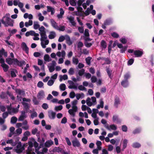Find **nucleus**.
Segmentation results:
<instances>
[{"label": "nucleus", "instance_id": "obj_1", "mask_svg": "<svg viewBox=\"0 0 154 154\" xmlns=\"http://www.w3.org/2000/svg\"><path fill=\"white\" fill-rule=\"evenodd\" d=\"M40 31L39 33L41 36L40 40L41 41V45L43 48H46V45H48L49 43V40L46 34L45 29L43 26L40 27L38 29Z\"/></svg>", "mask_w": 154, "mask_h": 154}, {"label": "nucleus", "instance_id": "obj_2", "mask_svg": "<svg viewBox=\"0 0 154 154\" xmlns=\"http://www.w3.org/2000/svg\"><path fill=\"white\" fill-rule=\"evenodd\" d=\"M6 62L8 64L11 65L13 64L14 65H17L21 67L25 63L23 60L19 61L17 58L12 59L10 58H8L6 59Z\"/></svg>", "mask_w": 154, "mask_h": 154}, {"label": "nucleus", "instance_id": "obj_3", "mask_svg": "<svg viewBox=\"0 0 154 154\" xmlns=\"http://www.w3.org/2000/svg\"><path fill=\"white\" fill-rule=\"evenodd\" d=\"M1 21L5 27H8L9 26L12 27L14 26V21L11 19L7 20L5 19L4 20H1Z\"/></svg>", "mask_w": 154, "mask_h": 154}, {"label": "nucleus", "instance_id": "obj_4", "mask_svg": "<svg viewBox=\"0 0 154 154\" xmlns=\"http://www.w3.org/2000/svg\"><path fill=\"white\" fill-rule=\"evenodd\" d=\"M7 108L8 112L10 114L13 115L14 114L18 112L17 109L15 108L11 107V104L9 106H7Z\"/></svg>", "mask_w": 154, "mask_h": 154}, {"label": "nucleus", "instance_id": "obj_5", "mask_svg": "<svg viewBox=\"0 0 154 154\" xmlns=\"http://www.w3.org/2000/svg\"><path fill=\"white\" fill-rule=\"evenodd\" d=\"M23 149H24L22 146L21 142H19L16 146V148L15 149V151L17 153L19 154L21 153Z\"/></svg>", "mask_w": 154, "mask_h": 154}, {"label": "nucleus", "instance_id": "obj_6", "mask_svg": "<svg viewBox=\"0 0 154 154\" xmlns=\"http://www.w3.org/2000/svg\"><path fill=\"white\" fill-rule=\"evenodd\" d=\"M68 83L70 85L68 86L69 88L75 89H77V86L78 85L77 83H75L73 81L71 80H68Z\"/></svg>", "mask_w": 154, "mask_h": 154}, {"label": "nucleus", "instance_id": "obj_7", "mask_svg": "<svg viewBox=\"0 0 154 154\" xmlns=\"http://www.w3.org/2000/svg\"><path fill=\"white\" fill-rule=\"evenodd\" d=\"M128 140L127 139H122L121 142V145H122V151H123L127 146Z\"/></svg>", "mask_w": 154, "mask_h": 154}, {"label": "nucleus", "instance_id": "obj_8", "mask_svg": "<svg viewBox=\"0 0 154 154\" xmlns=\"http://www.w3.org/2000/svg\"><path fill=\"white\" fill-rule=\"evenodd\" d=\"M72 146L74 147H79L81 146L80 142L76 138L72 140Z\"/></svg>", "mask_w": 154, "mask_h": 154}, {"label": "nucleus", "instance_id": "obj_9", "mask_svg": "<svg viewBox=\"0 0 154 154\" xmlns=\"http://www.w3.org/2000/svg\"><path fill=\"white\" fill-rule=\"evenodd\" d=\"M27 115L26 114L24 110H22L21 112V114L18 118V120L19 121H23L26 118Z\"/></svg>", "mask_w": 154, "mask_h": 154}, {"label": "nucleus", "instance_id": "obj_10", "mask_svg": "<svg viewBox=\"0 0 154 154\" xmlns=\"http://www.w3.org/2000/svg\"><path fill=\"white\" fill-rule=\"evenodd\" d=\"M21 46L23 50L25 51L27 54H28L29 52V49L26 44L24 42H22Z\"/></svg>", "mask_w": 154, "mask_h": 154}, {"label": "nucleus", "instance_id": "obj_11", "mask_svg": "<svg viewBox=\"0 0 154 154\" xmlns=\"http://www.w3.org/2000/svg\"><path fill=\"white\" fill-rule=\"evenodd\" d=\"M120 104V101L119 98L117 96L115 97L114 103V106L116 108H117L118 106Z\"/></svg>", "mask_w": 154, "mask_h": 154}, {"label": "nucleus", "instance_id": "obj_12", "mask_svg": "<svg viewBox=\"0 0 154 154\" xmlns=\"http://www.w3.org/2000/svg\"><path fill=\"white\" fill-rule=\"evenodd\" d=\"M104 127L110 131L111 130L115 131L116 130L117 128V126L114 124H112L109 126L108 125H105Z\"/></svg>", "mask_w": 154, "mask_h": 154}, {"label": "nucleus", "instance_id": "obj_13", "mask_svg": "<svg viewBox=\"0 0 154 154\" xmlns=\"http://www.w3.org/2000/svg\"><path fill=\"white\" fill-rule=\"evenodd\" d=\"M45 94L44 92L43 91H41L39 92L37 94V97L38 99L41 100L45 97Z\"/></svg>", "mask_w": 154, "mask_h": 154}, {"label": "nucleus", "instance_id": "obj_14", "mask_svg": "<svg viewBox=\"0 0 154 154\" xmlns=\"http://www.w3.org/2000/svg\"><path fill=\"white\" fill-rule=\"evenodd\" d=\"M134 54L136 57H140L143 54L142 50H135L134 52Z\"/></svg>", "mask_w": 154, "mask_h": 154}, {"label": "nucleus", "instance_id": "obj_15", "mask_svg": "<svg viewBox=\"0 0 154 154\" xmlns=\"http://www.w3.org/2000/svg\"><path fill=\"white\" fill-rule=\"evenodd\" d=\"M48 116L50 119H54L55 118L56 113L52 110H49L48 111Z\"/></svg>", "mask_w": 154, "mask_h": 154}, {"label": "nucleus", "instance_id": "obj_16", "mask_svg": "<svg viewBox=\"0 0 154 154\" xmlns=\"http://www.w3.org/2000/svg\"><path fill=\"white\" fill-rule=\"evenodd\" d=\"M67 19L69 20V22L72 26H76V23L74 21V18L72 16L67 17Z\"/></svg>", "mask_w": 154, "mask_h": 154}, {"label": "nucleus", "instance_id": "obj_17", "mask_svg": "<svg viewBox=\"0 0 154 154\" xmlns=\"http://www.w3.org/2000/svg\"><path fill=\"white\" fill-rule=\"evenodd\" d=\"M47 11L48 12H51V15H54L55 12V9L50 6H47Z\"/></svg>", "mask_w": 154, "mask_h": 154}, {"label": "nucleus", "instance_id": "obj_18", "mask_svg": "<svg viewBox=\"0 0 154 154\" xmlns=\"http://www.w3.org/2000/svg\"><path fill=\"white\" fill-rule=\"evenodd\" d=\"M66 54V52L64 50H62L61 52L60 51H58L56 54V55L58 57H60L61 56L62 57L64 58H65Z\"/></svg>", "mask_w": 154, "mask_h": 154}, {"label": "nucleus", "instance_id": "obj_19", "mask_svg": "<svg viewBox=\"0 0 154 154\" xmlns=\"http://www.w3.org/2000/svg\"><path fill=\"white\" fill-rule=\"evenodd\" d=\"M50 22L52 26L55 29H56L58 28V26L56 22L54 19H51L50 20Z\"/></svg>", "mask_w": 154, "mask_h": 154}, {"label": "nucleus", "instance_id": "obj_20", "mask_svg": "<svg viewBox=\"0 0 154 154\" xmlns=\"http://www.w3.org/2000/svg\"><path fill=\"white\" fill-rule=\"evenodd\" d=\"M77 109L72 108L69 109L68 110L69 113L73 117H74L75 115V113L77 111Z\"/></svg>", "mask_w": 154, "mask_h": 154}, {"label": "nucleus", "instance_id": "obj_21", "mask_svg": "<svg viewBox=\"0 0 154 154\" xmlns=\"http://www.w3.org/2000/svg\"><path fill=\"white\" fill-rule=\"evenodd\" d=\"M122 85L124 88H126L129 85L128 80L124 79L121 82Z\"/></svg>", "mask_w": 154, "mask_h": 154}, {"label": "nucleus", "instance_id": "obj_22", "mask_svg": "<svg viewBox=\"0 0 154 154\" xmlns=\"http://www.w3.org/2000/svg\"><path fill=\"white\" fill-rule=\"evenodd\" d=\"M112 23V20L111 18L106 19L104 22V24L105 25H109Z\"/></svg>", "mask_w": 154, "mask_h": 154}, {"label": "nucleus", "instance_id": "obj_23", "mask_svg": "<svg viewBox=\"0 0 154 154\" xmlns=\"http://www.w3.org/2000/svg\"><path fill=\"white\" fill-rule=\"evenodd\" d=\"M15 92L19 95L23 96L25 94L24 91L23 90H21L20 89H16L15 90Z\"/></svg>", "mask_w": 154, "mask_h": 154}, {"label": "nucleus", "instance_id": "obj_24", "mask_svg": "<svg viewBox=\"0 0 154 154\" xmlns=\"http://www.w3.org/2000/svg\"><path fill=\"white\" fill-rule=\"evenodd\" d=\"M53 142L51 140H48L46 142L44 145L47 147H49L53 144Z\"/></svg>", "mask_w": 154, "mask_h": 154}, {"label": "nucleus", "instance_id": "obj_25", "mask_svg": "<svg viewBox=\"0 0 154 154\" xmlns=\"http://www.w3.org/2000/svg\"><path fill=\"white\" fill-rule=\"evenodd\" d=\"M56 36V34L54 31H51L49 33L48 38L50 39H54Z\"/></svg>", "mask_w": 154, "mask_h": 154}, {"label": "nucleus", "instance_id": "obj_26", "mask_svg": "<svg viewBox=\"0 0 154 154\" xmlns=\"http://www.w3.org/2000/svg\"><path fill=\"white\" fill-rule=\"evenodd\" d=\"M80 50H81L80 51V54L81 55L82 54L85 55H88L89 53V50H87L86 48H84L82 50V49L81 48Z\"/></svg>", "mask_w": 154, "mask_h": 154}, {"label": "nucleus", "instance_id": "obj_27", "mask_svg": "<svg viewBox=\"0 0 154 154\" xmlns=\"http://www.w3.org/2000/svg\"><path fill=\"white\" fill-rule=\"evenodd\" d=\"M106 70L109 77L111 79H112V76H111V74L112 73V70L109 68H106Z\"/></svg>", "mask_w": 154, "mask_h": 154}, {"label": "nucleus", "instance_id": "obj_28", "mask_svg": "<svg viewBox=\"0 0 154 154\" xmlns=\"http://www.w3.org/2000/svg\"><path fill=\"white\" fill-rule=\"evenodd\" d=\"M104 106V102L102 99L100 100V104H98L97 106V108L99 109L100 108H103Z\"/></svg>", "mask_w": 154, "mask_h": 154}, {"label": "nucleus", "instance_id": "obj_29", "mask_svg": "<svg viewBox=\"0 0 154 154\" xmlns=\"http://www.w3.org/2000/svg\"><path fill=\"white\" fill-rule=\"evenodd\" d=\"M63 150L62 148L59 147H55L53 149V152H57L58 153L60 152L62 153Z\"/></svg>", "mask_w": 154, "mask_h": 154}, {"label": "nucleus", "instance_id": "obj_30", "mask_svg": "<svg viewBox=\"0 0 154 154\" xmlns=\"http://www.w3.org/2000/svg\"><path fill=\"white\" fill-rule=\"evenodd\" d=\"M40 27V25L39 23L37 21H34L33 24V28L35 29H39Z\"/></svg>", "mask_w": 154, "mask_h": 154}, {"label": "nucleus", "instance_id": "obj_31", "mask_svg": "<svg viewBox=\"0 0 154 154\" xmlns=\"http://www.w3.org/2000/svg\"><path fill=\"white\" fill-rule=\"evenodd\" d=\"M77 102L78 101L76 100H74L72 102V108H74L77 109V107L76 106Z\"/></svg>", "mask_w": 154, "mask_h": 154}, {"label": "nucleus", "instance_id": "obj_32", "mask_svg": "<svg viewBox=\"0 0 154 154\" xmlns=\"http://www.w3.org/2000/svg\"><path fill=\"white\" fill-rule=\"evenodd\" d=\"M100 45L103 49H105L107 46L106 43L104 40H102L100 42Z\"/></svg>", "mask_w": 154, "mask_h": 154}, {"label": "nucleus", "instance_id": "obj_33", "mask_svg": "<svg viewBox=\"0 0 154 154\" xmlns=\"http://www.w3.org/2000/svg\"><path fill=\"white\" fill-rule=\"evenodd\" d=\"M1 66L2 67L3 70L5 72H6L8 70L9 68V66L6 64L4 65L2 64L1 65Z\"/></svg>", "mask_w": 154, "mask_h": 154}, {"label": "nucleus", "instance_id": "obj_34", "mask_svg": "<svg viewBox=\"0 0 154 154\" xmlns=\"http://www.w3.org/2000/svg\"><path fill=\"white\" fill-rule=\"evenodd\" d=\"M87 105L89 106H92L93 104V103L91 101V99L90 97H88L86 101Z\"/></svg>", "mask_w": 154, "mask_h": 154}, {"label": "nucleus", "instance_id": "obj_35", "mask_svg": "<svg viewBox=\"0 0 154 154\" xmlns=\"http://www.w3.org/2000/svg\"><path fill=\"white\" fill-rule=\"evenodd\" d=\"M96 144L97 146V148L98 149L100 150H101V142L100 141H97L96 142Z\"/></svg>", "mask_w": 154, "mask_h": 154}, {"label": "nucleus", "instance_id": "obj_36", "mask_svg": "<svg viewBox=\"0 0 154 154\" xmlns=\"http://www.w3.org/2000/svg\"><path fill=\"white\" fill-rule=\"evenodd\" d=\"M22 104L24 106L25 110L26 111H27L29 108V106L28 103L26 102H23L22 103Z\"/></svg>", "mask_w": 154, "mask_h": 154}, {"label": "nucleus", "instance_id": "obj_37", "mask_svg": "<svg viewBox=\"0 0 154 154\" xmlns=\"http://www.w3.org/2000/svg\"><path fill=\"white\" fill-rule=\"evenodd\" d=\"M32 21L31 20H29L28 22H26L25 23V25L26 27H28L29 26L32 25Z\"/></svg>", "mask_w": 154, "mask_h": 154}, {"label": "nucleus", "instance_id": "obj_38", "mask_svg": "<svg viewBox=\"0 0 154 154\" xmlns=\"http://www.w3.org/2000/svg\"><path fill=\"white\" fill-rule=\"evenodd\" d=\"M44 60L46 61L49 62L51 60L49 56L47 54L44 56Z\"/></svg>", "mask_w": 154, "mask_h": 154}, {"label": "nucleus", "instance_id": "obj_39", "mask_svg": "<svg viewBox=\"0 0 154 154\" xmlns=\"http://www.w3.org/2000/svg\"><path fill=\"white\" fill-rule=\"evenodd\" d=\"M72 62L73 64L76 65L79 63V61L77 58L73 57L72 59Z\"/></svg>", "mask_w": 154, "mask_h": 154}, {"label": "nucleus", "instance_id": "obj_40", "mask_svg": "<svg viewBox=\"0 0 154 154\" xmlns=\"http://www.w3.org/2000/svg\"><path fill=\"white\" fill-rule=\"evenodd\" d=\"M66 43L69 45H70L72 44V42L70 38V37L68 36H67V38H66Z\"/></svg>", "mask_w": 154, "mask_h": 154}, {"label": "nucleus", "instance_id": "obj_41", "mask_svg": "<svg viewBox=\"0 0 154 154\" xmlns=\"http://www.w3.org/2000/svg\"><path fill=\"white\" fill-rule=\"evenodd\" d=\"M17 121V117L15 116H13L11 119V124H14Z\"/></svg>", "mask_w": 154, "mask_h": 154}, {"label": "nucleus", "instance_id": "obj_42", "mask_svg": "<svg viewBox=\"0 0 154 154\" xmlns=\"http://www.w3.org/2000/svg\"><path fill=\"white\" fill-rule=\"evenodd\" d=\"M60 89L61 91H64L66 88V86L64 84H61L60 85Z\"/></svg>", "mask_w": 154, "mask_h": 154}, {"label": "nucleus", "instance_id": "obj_43", "mask_svg": "<svg viewBox=\"0 0 154 154\" xmlns=\"http://www.w3.org/2000/svg\"><path fill=\"white\" fill-rule=\"evenodd\" d=\"M30 35L34 36H39L38 33H36L34 31L31 30L29 31Z\"/></svg>", "mask_w": 154, "mask_h": 154}, {"label": "nucleus", "instance_id": "obj_44", "mask_svg": "<svg viewBox=\"0 0 154 154\" xmlns=\"http://www.w3.org/2000/svg\"><path fill=\"white\" fill-rule=\"evenodd\" d=\"M132 146L134 148H139L141 146V145L137 142H136L133 144Z\"/></svg>", "mask_w": 154, "mask_h": 154}, {"label": "nucleus", "instance_id": "obj_45", "mask_svg": "<svg viewBox=\"0 0 154 154\" xmlns=\"http://www.w3.org/2000/svg\"><path fill=\"white\" fill-rule=\"evenodd\" d=\"M39 144L38 143H37L35 141L34 143V146L35 148V150H36L37 149H39V148H41L42 146H39Z\"/></svg>", "mask_w": 154, "mask_h": 154}, {"label": "nucleus", "instance_id": "obj_46", "mask_svg": "<svg viewBox=\"0 0 154 154\" xmlns=\"http://www.w3.org/2000/svg\"><path fill=\"white\" fill-rule=\"evenodd\" d=\"M38 20L40 21H42L44 20V17L42 15V14L41 13H39L38 14Z\"/></svg>", "mask_w": 154, "mask_h": 154}, {"label": "nucleus", "instance_id": "obj_47", "mask_svg": "<svg viewBox=\"0 0 154 154\" xmlns=\"http://www.w3.org/2000/svg\"><path fill=\"white\" fill-rule=\"evenodd\" d=\"M32 101L35 105H37L38 104L39 102L38 100L36 98L34 97L32 99Z\"/></svg>", "mask_w": 154, "mask_h": 154}, {"label": "nucleus", "instance_id": "obj_48", "mask_svg": "<svg viewBox=\"0 0 154 154\" xmlns=\"http://www.w3.org/2000/svg\"><path fill=\"white\" fill-rule=\"evenodd\" d=\"M92 58L90 57H88L85 59V61L86 63L88 65H90L91 63V60Z\"/></svg>", "mask_w": 154, "mask_h": 154}, {"label": "nucleus", "instance_id": "obj_49", "mask_svg": "<svg viewBox=\"0 0 154 154\" xmlns=\"http://www.w3.org/2000/svg\"><path fill=\"white\" fill-rule=\"evenodd\" d=\"M85 70L84 69H82L79 70L78 72V74L79 76H82L85 73Z\"/></svg>", "mask_w": 154, "mask_h": 154}, {"label": "nucleus", "instance_id": "obj_50", "mask_svg": "<svg viewBox=\"0 0 154 154\" xmlns=\"http://www.w3.org/2000/svg\"><path fill=\"white\" fill-rule=\"evenodd\" d=\"M38 115L37 113L35 111H33L32 113L31 114L30 116L32 119H33L35 117H37Z\"/></svg>", "mask_w": 154, "mask_h": 154}, {"label": "nucleus", "instance_id": "obj_51", "mask_svg": "<svg viewBox=\"0 0 154 154\" xmlns=\"http://www.w3.org/2000/svg\"><path fill=\"white\" fill-rule=\"evenodd\" d=\"M74 69L73 68H71L69 69L68 74L70 75H72L74 73Z\"/></svg>", "mask_w": 154, "mask_h": 154}, {"label": "nucleus", "instance_id": "obj_52", "mask_svg": "<svg viewBox=\"0 0 154 154\" xmlns=\"http://www.w3.org/2000/svg\"><path fill=\"white\" fill-rule=\"evenodd\" d=\"M65 27L64 26H60V27L58 26V28L56 29L57 30L62 31H64L65 30Z\"/></svg>", "mask_w": 154, "mask_h": 154}, {"label": "nucleus", "instance_id": "obj_53", "mask_svg": "<svg viewBox=\"0 0 154 154\" xmlns=\"http://www.w3.org/2000/svg\"><path fill=\"white\" fill-rule=\"evenodd\" d=\"M10 14L9 13H7L5 15L3 16L1 20H5L9 19H11L10 18Z\"/></svg>", "mask_w": 154, "mask_h": 154}, {"label": "nucleus", "instance_id": "obj_54", "mask_svg": "<svg viewBox=\"0 0 154 154\" xmlns=\"http://www.w3.org/2000/svg\"><path fill=\"white\" fill-rule=\"evenodd\" d=\"M141 131V129L140 128H137L133 131V133L134 134H138L140 133Z\"/></svg>", "mask_w": 154, "mask_h": 154}, {"label": "nucleus", "instance_id": "obj_55", "mask_svg": "<svg viewBox=\"0 0 154 154\" xmlns=\"http://www.w3.org/2000/svg\"><path fill=\"white\" fill-rule=\"evenodd\" d=\"M54 82V80H53L52 79H51L48 81L47 83V85L49 86H51L53 85Z\"/></svg>", "mask_w": 154, "mask_h": 154}, {"label": "nucleus", "instance_id": "obj_56", "mask_svg": "<svg viewBox=\"0 0 154 154\" xmlns=\"http://www.w3.org/2000/svg\"><path fill=\"white\" fill-rule=\"evenodd\" d=\"M65 140L68 146H71L72 145L71 143L69 138L68 137H65Z\"/></svg>", "mask_w": 154, "mask_h": 154}, {"label": "nucleus", "instance_id": "obj_57", "mask_svg": "<svg viewBox=\"0 0 154 154\" xmlns=\"http://www.w3.org/2000/svg\"><path fill=\"white\" fill-rule=\"evenodd\" d=\"M48 68L49 69V72H52L55 70V67L50 65L48 66Z\"/></svg>", "mask_w": 154, "mask_h": 154}, {"label": "nucleus", "instance_id": "obj_58", "mask_svg": "<svg viewBox=\"0 0 154 154\" xmlns=\"http://www.w3.org/2000/svg\"><path fill=\"white\" fill-rule=\"evenodd\" d=\"M44 84L42 81H39L37 83V87L39 88H43Z\"/></svg>", "mask_w": 154, "mask_h": 154}, {"label": "nucleus", "instance_id": "obj_59", "mask_svg": "<svg viewBox=\"0 0 154 154\" xmlns=\"http://www.w3.org/2000/svg\"><path fill=\"white\" fill-rule=\"evenodd\" d=\"M78 89L80 91H86V88L82 85H80L78 87Z\"/></svg>", "mask_w": 154, "mask_h": 154}, {"label": "nucleus", "instance_id": "obj_60", "mask_svg": "<svg viewBox=\"0 0 154 154\" xmlns=\"http://www.w3.org/2000/svg\"><path fill=\"white\" fill-rule=\"evenodd\" d=\"M130 75L129 73H127L124 75V80H128V79L130 78Z\"/></svg>", "mask_w": 154, "mask_h": 154}, {"label": "nucleus", "instance_id": "obj_61", "mask_svg": "<svg viewBox=\"0 0 154 154\" xmlns=\"http://www.w3.org/2000/svg\"><path fill=\"white\" fill-rule=\"evenodd\" d=\"M91 82L93 83H95L97 82V80L96 77L94 76H92L91 78Z\"/></svg>", "mask_w": 154, "mask_h": 154}, {"label": "nucleus", "instance_id": "obj_62", "mask_svg": "<svg viewBox=\"0 0 154 154\" xmlns=\"http://www.w3.org/2000/svg\"><path fill=\"white\" fill-rule=\"evenodd\" d=\"M122 150L121 149L120 146H117L116 147V151L117 153H119Z\"/></svg>", "mask_w": 154, "mask_h": 154}, {"label": "nucleus", "instance_id": "obj_63", "mask_svg": "<svg viewBox=\"0 0 154 154\" xmlns=\"http://www.w3.org/2000/svg\"><path fill=\"white\" fill-rule=\"evenodd\" d=\"M78 30L81 33H83L84 32V29L83 26H79L78 28Z\"/></svg>", "mask_w": 154, "mask_h": 154}, {"label": "nucleus", "instance_id": "obj_64", "mask_svg": "<svg viewBox=\"0 0 154 154\" xmlns=\"http://www.w3.org/2000/svg\"><path fill=\"white\" fill-rule=\"evenodd\" d=\"M8 31L9 33H11L13 35L17 32V30L16 29H14L13 30H11V29H9L8 30Z\"/></svg>", "mask_w": 154, "mask_h": 154}]
</instances>
